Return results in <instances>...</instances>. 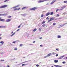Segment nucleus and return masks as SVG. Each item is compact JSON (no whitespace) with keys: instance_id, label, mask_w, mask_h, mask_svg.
<instances>
[{"instance_id":"nucleus-1","label":"nucleus","mask_w":67,"mask_h":67,"mask_svg":"<svg viewBox=\"0 0 67 67\" xmlns=\"http://www.w3.org/2000/svg\"><path fill=\"white\" fill-rule=\"evenodd\" d=\"M7 6V5H4L3 6H1L0 7V9H1V8H6Z\"/></svg>"},{"instance_id":"nucleus-2","label":"nucleus","mask_w":67,"mask_h":67,"mask_svg":"<svg viewBox=\"0 0 67 67\" xmlns=\"http://www.w3.org/2000/svg\"><path fill=\"white\" fill-rule=\"evenodd\" d=\"M37 8L36 7H34L30 9V10H33V11H35L36 9Z\"/></svg>"},{"instance_id":"nucleus-3","label":"nucleus","mask_w":67,"mask_h":67,"mask_svg":"<svg viewBox=\"0 0 67 67\" xmlns=\"http://www.w3.org/2000/svg\"><path fill=\"white\" fill-rule=\"evenodd\" d=\"M54 20V18H50V20H48V22H50V21H52L53 20Z\"/></svg>"},{"instance_id":"nucleus-4","label":"nucleus","mask_w":67,"mask_h":67,"mask_svg":"<svg viewBox=\"0 0 67 67\" xmlns=\"http://www.w3.org/2000/svg\"><path fill=\"white\" fill-rule=\"evenodd\" d=\"M11 20V19H7L6 20V22H10Z\"/></svg>"},{"instance_id":"nucleus-5","label":"nucleus","mask_w":67,"mask_h":67,"mask_svg":"<svg viewBox=\"0 0 67 67\" xmlns=\"http://www.w3.org/2000/svg\"><path fill=\"white\" fill-rule=\"evenodd\" d=\"M20 8H16L14 9V11H15V10H20Z\"/></svg>"},{"instance_id":"nucleus-6","label":"nucleus","mask_w":67,"mask_h":67,"mask_svg":"<svg viewBox=\"0 0 67 67\" xmlns=\"http://www.w3.org/2000/svg\"><path fill=\"white\" fill-rule=\"evenodd\" d=\"M56 1V0H54L53 1H52V2L51 3V4H53V3H54Z\"/></svg>"},{"instance_id":"nucleus-7","label":"nucleus","mask_w":67,"mask_h":67,"mask_svg":"<svg viewBox=\"0 0 67 67\" xmlns=\"http://www.w3.org/2000/svg\"><path fill=\"white\" fill-rule=\"evenodd\" d=\"M27 8V7H23V8H22V10H25V9H26Z\"/></svg>"},{"instance_id":"nucleus-8","label":"nucleus","mask_w":67,"mask_h":67,"mask_svg":"<svg viewBox=\"0 0 67 67\" xmlns=\"http://www.w3.org/2000/svg\"><path fill=\"white\" fill-rule=\"evenodd\" d=\"M5 26H0V28H5Z\"/></svg>"},{"instance_id":"nucleus-9","label":"nucleus","mask_w":67,"mask_h":67,"mask_svg":"<svg viewBox=\"0 0 67 67\" xmlns=\"http://www.w3.org/2000/svg\"><path fill=\"white\" fill-rule=\"evenodd\" d=\"M44 2V1L43 0H42V1L40 0L38 1V3H41V2Z\"/></svg>"},{"instance_id":"nucleus-10","label":"nucleus","mask_w":67,"mask_h":67,"mask_svg":"<svg viewBox=\"0 0 67 67\" xmlns=\"http://www.w3.org/2000/svg\"><path fill=\"white\" fill-rule=\"evenodd\" d=\"M50 14V13L49 12L48 13H47L46 14V16H48V15H49V14Z\"/></svg>"},{"instance_id":"nucleus-11","label":"nucleus","mask_w":67,"mask_h":67,"mask_svg":"<svg viewBox=\"0 0 67 67\" xmlns=\"http://www.w3.org/2000/svg\"><path fill=\"white\" fill-rule=\"evenodd\" d=\"M5 20L3 19H1V21H2L3 22H4Z\"/></svg>"},{"instance_id":"nucleus-12","label":"nucleus","mask_w":67,"mask_h":67,"mask_svg":"<svg viewBox=\"0 0 67 67\" xmlns=\"http://www.w3.org/2000/svg\"><path fill=\"white\" fill-rule=\"evenodd\" d=\"M51 53H49L47 55V57H49V56H51Z\"/></svg>"},{"instance_id":"nucleus-13","label":"nucleus","mask_w":67,"mask_h":67,"mask_svg":"<svg viewBox=\"0 0 67 67\" xmlns=\"http://www.w3.org/2000/svg\"><path fill=\"white\" fill-rule=\"evenodd\" d=\"M54 63H58V60H54Z\"/></svg>"},{"instance_id":"nucleus-14","label":"nucleus","mask_w":67,"mask_h":67,"mask_svg":"<svg viewBox=\"0 0 67 67\" xmlns=\"http://www.w3.org/2000/svg\"><path fill=\"white\" fill-rule=\"evenodd\" d=\"M53 12H51V14H50V15H53Z\"/></svg>"},{"instance_id":"nucleus-15","label":"nucleus","mask_w":67,"mask_h":67,"mask_svg":"<svg viewBox=\"0 0 67 67\" xmlns=\"http://www.w3.org/2000/svg\"><path fill=\"white\" fill-rule=\"evenodd\" d=\"M63 57H64V56H61L60 57V59H62V58H63Z\"/></svg>"},{"instance_id":"nucleus-16","label":"nucleus","mask_w":67,"mask_h":67,"mask_svg":"<svg viewBox=\"0 0 67 67\" xmlns=\"http://www.w3.org/2000/svg\"><path fill=\"white\" fill-rule=\"evenodd\" d=\"M1 15H5V14H0V16H1Z\"/></svg>"},{"instance_id":"nucleus-17","label":"nucleus","mask_w":67,"mask_h":67,"mask_svg":"<svg viewBox=\"0 0 67 67\" xmlns=\"http://www.w3.org/2000/svg\"><path fill=\"white\" fill-rule=\"evenodd\" d=\"M36 30H37L36 29H35L33 30V31L34 32H35V31H36Z\"/></svg>"},{"instance_id":"nucleus-18","label":"nucleus","mask_w":67,"mask_h":67,"mask_svg":"<svg viewBox=\"0 0 67 67\" xmlns=\"http://www.w3.org/2000/svg\"><path fill=\"white\" fill-rule=\"evenodd\" d=\"M45 23V21H43V22H42V24H43L44 23Z\"/></svg>"},{"instance_id":"nucleus-19","label":"nucleus","mask_w":67,"mask_h":67,"mask_svg":"<svg viewBox=\"0 0 67 67\" xmlns=\"http://www.w3.org/2000/svg\"><path fill=\"white\" fill-rule=\"evenodd\" d=\"M58 38H60L61 37V36H58L57 37Z\"/></svg>"},{"instance_id":"nucleus-20","label":"nucleus","mask_w":67,"mask_h":67,"mask_svg":"<svg viewBox=\"0 0 67 67\" xmlns=\"http://www.w3.org/2000/svg\"><path fill=\"white\" fill-rule=\"evenodd\" d=\"M42 26H43V27H44V26H46L45 24H44L43 25H42Z\"/></svg>"},{"instance_id":"nucleus-21","label":"nucleus","mask_w":67,"mask_h":67,"mask_svg":"<svg viewBox=\"0 0 67 67\" xmlns=\"http://www.w3.org/2000/svg\"><path fill=\"white\" fill-rule=\"evenodd\" d=\"M9 1V0H6L4 1V2H7V1Z\"/></svg>"},{"instance_id":"nucleus-22","label":"nucleus","mask_w":67,"mask_h":67,"mask_svg":"<svg viewBox=\"0 0 67 67\" xmlns=\"http://www.w3.org/2000/svg\"><path fill=\"white\" fill-rule=\"evenodd\" d=\"M64 3H67V1H64Z\"/></svg>"},{"instance_id":"nucleus-23","label":"nucleus","mask_w":67,"mask_h":67,"mask_svg":"<svg viewBox=\"0 0 67 67\" xmlns=\"http://www.w3.org/2000/svg\"><path fill=\"white\" fill-rule=\"evenodd\" d=\"M15 32H14L11 35V36H13L15 34Z\"/></svg>"},{"instance_id":"nucleus-24","label":"nucleus","mask_w":67,"mask_h":67,"mask_svg":"<svg viewBox=\"0 0 67 67\" xmlns=\"http://www.w3.org/2000/svg\"><path fill=\"white\" fill-rule=\"evenodd\" d=\"M44 16V15H43V14H42L41 16V18H42V17H43Z\"/></svg>"},{"instance_id":"nucleus-25","label":"nucleus","mask_w":67,"mask_h":67,"mask_svg":"<svg viewBox=\"0 0 67 67\" xmlns=\"http://www.w3.org/2000/svg\"><path fill=\"white\" fill-rule=\"evenodd\" d=\"M53 25H56V23H54L53 24Z\"/></svg>"},{"instance_id":"nucleus-26","label":"nucleus","mask_w":67,"mask_h":67,"mask_svg":"<svg viewBox=\"0 0 67 67\" xmlns=\"http://www.w3.org/2000/svg\"><path fill=\"white\" fill-rule=\"evenodd\" d=\"M11 18V16H8V18Z\"/></svg>"},{"instance_id":"nucleus-27","label":"nucleus","mask_w":67,"mask_h":67,"mask_svg":"<svg viewBox=\"0 0 67 67\" xmlns=\"http://www.w3.org/2000/svg\"><path fill=\"white\" fill-rule=\"evenodd\" d=\"M43 2H44V1H48V0H43Z\"/></svg>"},{"instance_id":"nucleus-28","label":"nucleus","mask_w":67,"mask_h":67,"mask_svg":"<svg viewBox=\"0 0 67 67\" xmlns=\"http://www.w3.org/2000/svg\"><path fill=\"white\" fill-rule=\"evenodd\" d=\"M25 65H26V64H23L22 65V66H25Z\"/></svg>"},{"instance_id":"nucleus-29","label":"nucleus","mask_w":67,"mask_h":67,"mask_svg":"<svg viewBox=\"0 0 67 67\" xmlns=\"http://www.w3.org/2000/svg\"><path fill=\"white\" fill-rule=\"evenodd\" d=\"M1 43H2V44H3V41H1L0 42Z\"/></svg>"},{"instance_id":"nucleus-30","label":"nucleus","mask_w":67,"mask_h":67,"mask_svg":"<svg viewBox=\"0 0 67 67\" xmlns=\"http://www.w3.org/2000/svg\"><path fill=\"white\" fill-rule=\"evenodd\" d=\"M20 46H23V44H20Z\"/></svg>"},{"instance_id":"nucleus-31","label":"nucleus","mask_w":67,"mask_h":67,"mask_svg":"<svg viewBox=\"0 0 67 67\" xmlns=\"http://www.w3.org/2000/svg\"><path fill=\"white\" fill-rule=\"evenodd\" d=\"M56 67H58V66L59 65H54Z\"/></svg>"},{"instance_id":"nucleus-32","label":"nucleus","mask_w":67,"mask_h":67,"mask_svg":"<svg viewBox=\"0 0 67 67\" xmlns=\"http://www.w3.org/2000/svg\"><path fill=\"white\" fill-rule=\"evenodd\" d=\"M56 49V51H59V49Z\"/></svg>"},{"instance_id":"nucleus-33","label":"nucleus","mask_w":67,"mask_h":67,"mask_svg":"<svg viewBox=\"0 0 67 67\" xmlns=\"http://www.w3.org/2000/svg\"><path fill=\"white\" fill-rule=\"evenodd\" d=\"M59 16V14H57V17H58Z\"/></svg>"},{"instance_id":"nucleus-34","label":"nucleus","mask_w":67,"mask_h":67,"mask_svg":"<svg viewBox=\"0 0 67 67\" xmlns=\"http://www.w3.org/2000/svg\"><path fill=\"white\" fill-rule=\"evenodd\" d=\"M62 63L63 64H65V62H62Z\"/></svg>"},{"instance_id":"nucleus-35","label":"nucleus","mask_w":67,"mask_h":67,"mask_svg":"<svg viewBox=\"0 0 67 67\" xmlns=\"http://www.w3.org/2000/svg\"><path fill=\"white\" fill-rule=\"evenodd\" d=\"M36 66H37V67H38L39 66V65H38V64H37L36 65Z\"/></svg>"},{"instance_id":"nucleus-36","label":"nucleus","mask_w":67,"mask_h":67,"mask_svg":"<svg viewBox=\"0 0 67 67\" xmlns=\"http://www.w3.org/2000/svg\"><path fill=\"white\" fill-rule=\"evenodd\" d=\"M17 50V48H15L14 49V50Z\"/></svg>"},{"instance_id":"nucleus-37","label":"nucleus","mask_w":67,"mask_h":67,"mask_svg":"<svg viewBox=\"0 0 67 67\" xmlns=\"http://www.w3.org/2000/svg\"><path fill=\"white\" fill-rule=\"evenodd\" d=\"M21 27V26L20 25H19V26L18 27V28H19V27Z\"/></svg>"},{"instance_id":"nucleus-38","label":"nucleus","mask_w":67,"mask_h":67,"mask_svg":"<svg viewBox=\"0 0 67 67\" xmlns=\"http://www.w3.org/2000/svg\"><path fill=\"white\" fill-rule=\"evenodd\" d=\"M1 61H4V60H1Z\"/></svg>"},{"instance_id":"nucleus-39","label":"nucleus","mask_w":67,"mask_h":67,"mask_svg":"<svg viewBox=\"0 0 67 67\" xmlns=\"http://www.w3.org/2000/svg\"><path fill=\"white\" fill-rule=\"evenodd\" d=\"M47 19H49V18H48V17H47V18H46Z\"/></svg>"},{"instance_id":"nucleus-40","label":"nucleus","mask_w":67,"mask_h":67,"mask_svg":"<svg viewBox=\"0 0 67 67\" xmlns=\"http://www.w3.org/2000/svg\"><path fill=\"white\" fill-rule=\"evenodd\" d=\"M57 57V56H58V54H57L55 55Z\"/></svg>"},{"instance_id":"nucleus-41","label":"nucleus","mask_w":67,"mask_h":67,"mask_svg":"<svg viewBox=\"0 0 67 67\" xmlns=\"http://www.w3.org/2000/svg\"><path fill=\"white\" fill-rule=\"evenodd\" d=\"M16 8V7H13V9H14V8Z\"/></svg>"},{"instance_id":"nucleus-42","label":"nucleus","mask_w":67,"mask_h":67,"mask_svg":"<svg viewBox=\"0 0 67 67\" xmlns=\"http://www.w3.org/2000/svg\"><path fill=\"white\" fill-rule=\"evenodd\" d=\"M13 43H15V41H14L13 42Z\"/></svg>"},{"instance_id":"nucleus-43","label":"nucleus","mask_w":67,"mask_h":67,"mask_svg":"<svg viewBox=\"0 0 67 67\" xmlns=\"http://www.w3.org/2000/svg\"><path fill=\"white\" fill-rule=\"evenodd\" d=\"M19 5H18L17 6H16V8H17V7H19Z\"/></svg>"},{"instance_id":"nucleus-44","label":"nucleus","mask_w":67,"mask_h":67,"mask_svg":"<svg viewBox=\"0 0 67 67\" xmlns=\"http://www.w3.org/2000/svg\"><path fill=\"white\" fill-rule=\"evenodd\" d=\"M58 9H57L56 10V12H57V11H58Z\"/></svg>"},{"instance_id":"nucleus-45","label":"nucleus","mask_w":67,"mask_h":67,"mask_svg":"<svg viewBox=\"0 0 67 67\" xmlns=\"http://www.w3.org/2000/svg\"><path fill=\"white\" fill-rule=\"evenodd\" d=\"M39 31H41V29L40 28L39 29Z\"/></svg>"},{"instance_id":"nucleus-46","label":"nucleus","mask_w":67,"mask_h":67,"mask_svg":"<svg viewBox=\"0 0 67 67\" xmlns=\"http://www.w3.org/2000/svg\"><path fill=\"white\" fill-rule=\"evenodd\" d=\"M19 30H20V29H18V30H17L16 31H19Z\"/></svg>"},{"instance_id":"nucleus-47","label":"nucleus","mask_w":67,"mask_h":67,"mask_svg":"<svg viewBox=\"0 0 67 67\" xmlns=\"http://www.w3.org/2000/svg\"><path fill=\"white\" fill-rule=\"evenodd\" d=\"M47 57V56H46V57H44V58H46V57Z\"/></svg>"},{"instance_id":"nucleus-48","label":"nucleus","mask_w":67,"mask_h":67,"mask_svg":"<svg viewBox=\"0 0 67 67\" xmlns=\"http://www.w3.org/2000/svg\"><path fill=\"white\" fill-rule=\"evenodd\" d=\"M2 37H0V40H1V39H2Z\"/></svg>"},{"instance_id":"nucleus-49","label":"nucleus","mask_w":67,"mask_h":67,"mask_svg":"<svg viewBox=\"0 0 67 67\" xmlns=\"http://www.w3.org/2000/svg\"><path fill=\"white\" fill-rule=\"evenodd\" d=\"M43 45H40V46H41V47H42V46Z\"/></svg>"},{"instance_id":"nucleus-50","label":"nucleus","mask_w":67,"mask_h":67,"mask_svg":"<svg viewBox=\"0 0 67 67\" xmlns=\"http://www.w3.org/2000/svg\"><path fill=\"white\" fill-rule=\"evenodd\" d=\"M58 67H62V66H59V65Z\"/></svg>"},{"instance_id":"nucleus-51","label":"nucleus","mask_w":67,"mask_h":67,"mask_svg":"<svg viewBox=\"0 0 67 67\" xmlns=\"http://www.w3.org/2000/svg\"><path fill=\"white\" fill-rule=\"evenodd\" d=\"M10 67V66L9 65H7V67Z\"/></svg>"},{"instance_id":"nucleus-52","label":"nucleus","mask_w":67,"mask_h":67,"mask_svg":"<svg viewBox=\"0 0 67 67\" xmlns=\"http://www.w3.org/2000/svg\"><path fill=\"white\" fill-rule=\"evenodd\" d=\"M48 4H49L48 3H47L46 4V5H48Z\"/></svg>"},{"instance_id":"nucleus-53","label":"nucleus","mask_w":67,"mask_h":67,"mask_svg":"<svg viewBox=\"0 0 67 67\" xmlns=\"http://www.w3.org/2000/svg\"><path fill=\"white\" fill-rule=\"evenodd\" d=\"M26 61H25V62H23V63H26Z\"/></svg>"},{"instance_id":"nucleus-54","label":"nucleus","mask_w":67,"mask_h":67,"mask_svg":"<svg viewBox=\"0 0 67 67\" xmlns=\"http://www.w3.org/2000/svg\"><path fill=\"white\" fill-rule=\"evenodd\" d=\"M1 18H0V21H1Z\"/></svg>"},{"instance_id":"nucleus-55","label":"nucleus","mask_w":67,"mask_h":67,"mask_svg":"<svg viewBox=\"0 0 67 67\" xmlns=\"http://www.w3.org/2000/svg\"><path fill=\"white\" fill-rule=\"evenodd\" d=\"M33 43H35V41L33 42Z\"/></svg>"},{"instance_id":"nucleus-56","label":"nucleus","mask_w":67,"mask_h":67,"mask_svg":"<svg viewBox=\"0 0 67 67\" xmlns=\"http://www.w3.org/2000/svg\"><path fill=\"white\" fill-rule=\"evenodd\" d=\"M13 33V31H12V33Z\"/></svg>"},{"instance_id":"nucleus-57","label":"nucleus","mask_w":67,"mask_h":67,"mask_svg":"<svg viewBox=\"0 0 67 67\" xmlns=\"http://www.w3.org/2000/svg\"><path fill=\"white\" fill-rule=\"evenodd\" d=\"M40 39H41V38H42V37L40 38Z\"/></svg>"},{"instance_id":"nucleus-58","label":"nucleus","mask_w":67,"mask_h":67,"mask_svg":"<svg viewBox=\"0 0 67 67\" xmlns=\"http://www.w3.org/2000/svg\"><path fill=\"white\" fill-rule=\"evenodd\" d=\"M1 35H2V34H1L0 35V36H1Z\"/></svg>"},{"instance_id":"nucleus-59","label":"nucleus","mask_w":67,"mask_h":67,"mask_svg":"<svg viewBox=\"0 0 67 67\" xmlns=\"http://www.w3.org/2000/svg\"><path fill=\"white\" fill-rule=\"evenodd\" d=\"M66 59H67V57L66 58Z\"/></svg>"},{"instance_id":"nucleus-60","label":"nucleus","mask_w":67,"mask_h":67,"mask_svg":"<svg viewBox=\"0 0 67 67\" xmlns=\"http://www.w3.org/2000/svg\"><path fill=\"white\" fill-rule=\"evenodd\" d=\"M30 45H32V44H30Z\"/></svg>"},{"instance_id":"nucleus-61","label":"nucleus","mask_w":67,"mask_h":67,"mask_svg":"<svg viewBox=\"0 0 67 67\" xmlns=\"http://www.w3.org/2000/svg\"><path fill=\"white\" fill-rule=\"evenodd\" d=\"M51 67H54V66H52Z\"/></svg>"},{"instance_id":"nucleus-62","label":"nucleus","mask_w":67,"mask_h":67,"mask_svg":"<svg viewBox=\"0 0 67 67\" xmlns=\"http://www.w3.org/2000/svg\"><path fill=\"white\" fill-rule=\"evenodd\" d=\"M63 8H64V7H63Z\"/></svg>"},{"instance_id":"nucleus-63","label":"nucleus","mask_w":67,"mask_h":67,"mask_svg":"<svg viewBox=\"0 0 67 67\" xmlns=\"http://www.w3.org/2000/svg\"><path fill=\"white\" fill-rule=\"evenodd\" d=\"M66 1H67V0H66Z\"/></svg>"}]
</instances>
